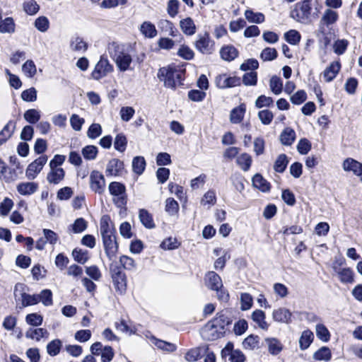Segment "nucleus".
Listing matches in <instances>:
<instances>
[{
    "instance_id": "nucleus-63",
    "label": "nucleus",
    "mask_w": 362,
    "mask_h": 362,
    "mask_svg": "<svg viewBox=\"0 0 362 362\" xmlns=\"http://www.w3.org/2000/svg\"><path fill=\"white\" fill-rule=\"evenodd\" d=\"M307 99V94L305 90H300L294 93L290 98L291 103L294 105H300Z\"/></svg>"
},
{
    "instance_id": "nucleus-9",
    "label": "nucleus",
    "mask_w": 362,
    "mask_h": 362,
    "mask_svg": "<svg viewBox=\"0 0 362 362\" xmlns=\"http://www.w3.org/2000/svg\"><path fill=\"white\" fill-rule=\"evenodd\" d=\"M90 185L91 189L95 193L102 194L105 187L104 176L98 171H93L90 176Z\"/></svg>"
},
{
    "instance_id": "nucleus-11",
    "label": "nucleus",
    "mask_w": 362,
    "mask_h": 362,
    "mask_svg": "<svg viewBox=\"0 0 362 362\" xmlns=\"http://www.w3.org/2000/svg\"><path fill=\"white\" fill-rule=\"evenodd\" d=\"M225 331L216 328L214 324L209 321L203 330V337L208 341H214L223 337Z\"/></svg>"
},
{
    "instance_id": "nucleus-44",
    "label": "nucleus",
    "mask_w": 362,
    "mask_h": 362,
    "mask_svg": "<svg viewBox=\"0 0 362 362\" xmlns=\"http://www.w3.org/2000/svg\"><path fill=\"white\" fill-rule=\"evenodd\" d=\"M98 152V148L93 145H88L82 148V155L86 160H94Z\"/></svg>"
},
{
    "instance_id": "nucleus-53",
    "label": "nucleus",
    "mask_w": 362,
    "mask_h": 362,
    "mask_svg": "<svg viewBox=\"0 0 362 362\" xmlns=\"http://www.w3.org/2000/svg\"><path fill=\"white\" fill-rule=\"evenodd\" d=\"M311 148V142L305 138L300 139L297 145V150L301 155H306Z\"/></svg>"
},
{
    "instance_id": "nucleus-23",
    "label": "nucleus",
    "mask_w": 362,
    "mask_h": 362,
    "mask_svg": "<svg viewBox=\"0 0 362 362\" xmlns=\"http://www.w3.org/2000/svg\"><path fill=\"white\" fill-rule=\"evenodd\" d=\"M139 218L145 228L151 229L156 227L152 215L146 209H139Z\"/></svg>"
},
{
    "instance_id": "nucleus-58",
    "label": "nucleus",
    "mask_w": 362,
    "mask_h": 362,
    "mask_svg": "<svg viewBox=\"0 0 362 362\" xmlns=\"http://www.w3.org/2000/svg\"><path fill=\"white\" fill-rule=\"evenodd\" d=\"M102 134V127L100 124L93 123L92 124L87 132V136L88 138L94 139L100 136Z\"/></svg>"
},
{
    "instance_id": "nucleus-16",
    "label": "nucleus",
    "mask_w": 362,
    "mask_h": 362,
    "mask_svg": "<svg viewBox=\"0 0 362 362\" xmlns=\"http://www.w3.org/2000/svg\"><path fill=\"white\" fill-rule=\"evenodd\" d=\"M206 287L212 291L222 287L223 283L221 276L214 272H209L205 276Z\"/></svg>"
},
{
    "instance_id": "nucleus-36",
    "label": "nucleus",
    "mask_w": 362,
    "mask_h": 362,
    "mask_svg": "<svg viewBox=\"0 0 362 362\" xmlns=\"http://www.w3.org/2000/svg\"><path fill=\"white\" fill-rule=\"evenodd\" d=\"M62 346V342L60 339H54L47 345V354L51 356H55L59 354Z\"/></svg>"
},
{
    "instance_id": "nucleus-21",
    "label": "nucleus",
    "mask_w": 362,
    "mask_h": 362,
    "mask_svg": "<svg viewBox=\"0 0 362 362\" xmlns=\"http://www.w3.org/2000/svg\"><path fill=\"white\" fill-rule=\"evenodd\" d=\"M65 176V172L63 168H50V171L47 175L48 182L57 185L59 183Z\"/></svg>"
},
{
    "instance_id": "nucleus-24",
    "label": "nucleus",
    "mask_w": 362,
    "mask_h": 362,
    "mask_svg": "<svg viewBox=\"0 0 362 362\" xmlns=\"http://www.w3.org/2000/svg\"><path fill=\"white\" fill-rule=\"evenodd\" d=\"M16 129V122L10 120L0 132V146L11 137Z\"/></svg>"
},
{
    "instance_id": "nucleus-4",
    "label": "nucleus",
    "mask_w": 362,
    "mask_h": 362,
    "mask_svg": "<svg viewBox=\"0 0 362 362\" xmlns=\"http://www.w3.org/2000/svg\"><path fill=\"white\" fill-rule=\"evenodd\" d=\"M110 194L113 197L112 202L121 209H127V195L126 187L119 182H112L108 186Z\"/></svg>"
},
{
    "instance_id": "nucleus-60",
    "label": "nucleus",
    "mask_w": 362,
    "mask_h": 362,
    "mask_svg": "<svg viewBox=\"0 0 362 362\" xmlns=\"http://www.w3.org/2000/svg\"><path fill=\"white\" fill-rule=\"evenodd\" d=\"M25 321L28 325L37 327L42 325L43 318L37 313H31L26 315Z\"/></svg>"
},
{
    "instance_id": "nucleus-46",
    "label": "nucleus",
    "mask_w": 362,
    "mask_h": 362,
    "mask_svg": "<svg viewBox=\"0 0 362 362\" xmlns=\"http://www.w3.org/2000/svg\"><path fill=\"white\" fill-rule=\"evenodd\" d=\"M154 344L158 349L167 352H173L177 349L175 344L157 339H155Z\"/></svg>"
},
{
    "instance_id": "nucleus-43",
    "label": "nucleus",
    "mask_w": 362,
    "mask_h": 362,
    "mask_svg": "<svg viewBox=\"0 0 362 362\" xmlns=\"http://www.w3.org/2000/svg\"><path fill=\"white\" fill-rule=\"evenodd\" d=\"M22 304L24 307L36 305L40 301L38 295H30L25 293L21 294Z\"/></svg>"
},
{
    "instance_id": "nucleus-35",
    "label": "nucleus",
    "mask_w": 362,
    "mask_h": 362,
    "mask_svg": "<svg viewBox=\"0 0 362 362\" xmlns=\"http://www.w3.org/2000/svg\"><path fill=\"white\" fill-rule=\"evenodd\" d=\"M338 276L341 282L344 284H352L354 281V272L350 268H344L339 270Z\"/></svg>"
},
{
    "instance_id": "nucleus-2",
    "label": "nucleus",
    "mask_w": 362,
    "mask_h": 362,
    "mask_svg": "<svg viewBox=\"0 0 362 362\" xmlns=\"http://www.w3.org/2000/svg\"><path fill=\"white\" fill-rule=\"evenodd\" d=\"M185 70L175 66L162 67L159 69L158 77L164 81L167 88L175 89L177 86L182 85Z\"/></svg>"
},
{
    "instance_id": "nucleus-7",
    "label": "nucleus",
    "mask_w": 362,
    "mask_h": 362,
    "mask_svg": "<svg viewBox=\"0 0 362 362\" xmlns=\"http://www.w3.org/2000/svg\"><path fill=\"white\" fill-rule=\"evenodd\" d=\"M48 157L42 155L30 163L26 169L25 175L29 180H34L41 172L44 165L47 163Z\"/></svg>"
},
{
    "instance_id": "nucleus-1",
    "label": "nucleus",
    "mask_w": 362,
    "mask_h": 362,
    "mask_svg": "<svg viewBox=\"0 0 362 362\" xmlns=\"http://www.w3.org/2000/svg\"><path fill=\"white\" fill-rule=\"evenodd\" d=\"M100 231L105 253L107 257L111 258L117 252L118 245L116 241V230L108 215L102 216L100 223Z\"/></svg>"
},
{
    "instance_id": "nucleus-13",
    "label": "nucleus",
    "mask_w": 362,
    "mask_h": 362,
    "mask_svg": "<svg viewBox=\"0 0 362 362\" xmlns=\"http://www.w3.org/2000/svg\"><path fill=\"white\" fill-rule=\"evenodd\" d=\"M216 84L221 88H233L240 86L241 78L238 76H227L226 74L216 78Z\"/></svg>"
},
{
    "instance_id": "nucleus-31",
    "label": "nucleus",
    "mask_w": 362,
    "mask_h": 362,
    "mask_svg": "<svg viewBox=\"0 0 362 362\" xmlns=\"http://www.w3.org/2000/svg\"><path fill=\"white\" fill-rule=\"evenodd\" d=\"M314 339L313 333L309 330H305L302 332V334L299 339V346L301 350H305L308 349Z\"/></svg>"
},
{
    "instance_id": "nucleus-50",
    "label": "nucleus",
    "mask_w": 362,
    "mask_h": 362,
    "mask_svg": "<svg viewBox=\"0 0 362 362\" xmlns=\"http://www.w3.org/2000/svg\"><path fill=\"white\" fill-rule=\"evenodd\" d=\"M24 118L28 122L35 124L40 119V112L35 109H30L24 113Z\"/></svg>"
},
{
    "instance_id": "nucleus-59",
    "label": "nucleus",
    "mask_w": 362,
    "mask_h": 362,
    "mask_svg": "<svg viewBox=\"0 0 362 362\" xmlns=\"http://www.w3.org/2000/svg\"><path fill=\"white\" fill-rule=\"evenodd\" d=\"M258 117L264 125H269L274 118L273 113L269 110H263L258 112Z\"/></svg>"
},
{
    "instance_id": "nucleus-40",
    "label": "nucleus",
    "mask_w": 362,
    "mask_h": 362,
    "mask_svg": "<svg viewBox=\"0 0 362 362\" xmlns=\"http://www.w3.org/2000/svg\"><path fill=\"white\" fill-rule=\"evenodd\" d=\"M269 87L275 95L280 94L283 89L282 80L276 76H273L269 81Z\"/></svg>"
},
{
    "instance_id": "nucleus-30",
    "label": "nucleus",
    "mask_w": 362,
    "mask_h": 362,
    "mask_svg": "<svg viewBox=\"0 0 362 362\" xmlns=\"http://www.w3.org/2000/svg\"><path fill=\"white\" fill-rule=\"evenodd\" d=\"M296 139V132L291 128H286L280 135V141L283 145L291 146Z\"/></svg>"
},
{
    "instance_id": "nucleus-19",
    "label": "nucleus",
    "mask_w": 362,
    "mask_h": 362,
    "mask_svg": "<svg viewBox=\"0 0 362 362\" xmlns=\"http://www.w3.org/2000/svg\"><path fill=\"white\" fill-rule=\"evenodd\" d=\"M88 45L83 38L79 36L72 37L70 41V48L72 51L84 53L88 49Z\"/></svg>"
},
{
    "instance_id": "nucleus-10",
    "label": "nucleus",
    "mask_w": 362,
    "mask_h": 362,
    "mask_svg": "<svg viewBox=\"0 0 362 362\" xmlns=\"http://www.w3.org/2000/svg\"><path fill=\"white\" fill-rule=\"evenodd\" d=\"M197 49L204 54H210L214 51V42L209 38L207 33L203 36L199 35V40L196 42Z\"/></svg>"
},
{
    "instance_id": "nucleus-47",
    "label": "nucleus",
    "mask_w": 362,
    "mask_h": 362,
    "mask_svg": "<svg viewBox=\"0 0 362 362\" xmlns=\"http://www.w3.org/2000/svg\"><path fill=\"white\" fill-rule=\"evenodd\" d=\"M179 211V204L173 198H168L165 201V211L170 216L175 215Z\"/></svg>"
},
{
    "instance_id": "nucleus-26",
    "label": "nucleus",
    "mask_w": 362,
    "mask_h": 362,
    "mask_svg": "<svg viewBox=\"0 0 362 362\" xmlns=\"http://www.w3.org/2000/svg\"><path fill=\"white\" fill-rule=\"evenodd\" d=\"M252 320L257 324L259 328L264 330H267L269 325L265 321L266 315L262 310H255L252 312L251 316Z\"/></svg>"
},
{
    "instance_id": "nucleus-52",
    "label": "nucleus",
    "mask_w": 362,
    "mask_h": 362,
    "mask_svg": "<svg viewBox=\"0 0 362 362\" xmlns=\"http://www.w3.org/2000/svg\"><path fill=\"white\" fill-rule=\"evenodd\" d=\"M243 83L245 86H256L257 83V74L255 71H250L245 73L243 79L241 80V83Z\"/></svg>"
},
{
    "instance_id": "nucleus-54",
    "label": "nucleus",
    "mask_w": 362,
    "mask_h": 362,
    "mask_svg": "<svg viewBox=\"0 0 362 362\" xmlns=\"http://www.w3.org/2000/svg\"><path fill=\"white\" fill-rule=\"evenodd\" d=\"M274 105V100L271 97L266 96L264 95H259L256 101L255 106L257 108H262L264 107H271Z\"/></svg>"
},
{
    "instance_id": "nucleus-56",
    "label": "nucleus",
    "mask_w": 362,
    "mask_h": 362,
    "mask_svg": "<svg viewBox=\"0 0 362 362\" xmlns=\"http://www.w3.org/2000/svg\"><path fill=\"white\" fill-rule=\"evenodd\" d=\"M21 98L25 102H34L37 100V90L31 87L21 93Z\"/></svg>"
},
{
    "instance_id": "nucleus-51",
    "label": "nucleus",
    "mask_w": 362,
    "mask_h": 362,
    "mask_svg": "<svg viewBox=\"0 0 362 362\" xmlns=\"http://www.w3.org/2000/svg\"><path fill=\"white\" fill-rule=\"evenodd\" d=\"M259 339L257 335L250 334L244 339L243 346L245 349H254L258 346Z\"/></svg>"
},
{
    "instance_id": "nucleus-5",
    "label": "nucleus",
    "mask_w": 362,
    "mask_h": 362,
    "mask_svg": "<svg viewBox=\"0 0 362 362\" xmlns=\"http://www.w3.org/2000/svg\"><path fill=\"white\" fill-rule=\"evenodd\" d=\"M110 272L116 292L119 295L124 294L127 290V276L122 268L117 263H112Z\"/></svg>"
},
{
    "instance_id": "nucleus-41",
    "label": "nucleus",
    "mask_w": 362,
    "mask_h": 362,
    "mask_svg": "<svg viewBox=\"0 0 362 362\" xmlns=\"http://www.w3.org/2000/svg\"><path fill=\"white\" fill-rule=\"evenodd\" d=\"M127 145V139L125 135L123 134H118L115 139V148L119 152L122 153L125 151Z\"/></svg>"
},
{
    "instance_id": "nucleus-48",
    "label": "nucleus",
    "mask_w": 362,
    "mask_h": 362,
    "mask_svg": "<svg viewBox=\"0 0 362 362\" xmlns=\"http://www.w3.org/2000/svg\"><path fill=\"white\" fill-rule=\"evenodd\" d=\"M139 29L146 37L152 38L157 35V30L154 24H141Z\"/></svg>"
},
{
    "instance_id": "nucleus-61",
    "label": "nucleus",
    "mask_w": 362,
    "mask_h": 362,
    "mask_svg": "<svg viewBox=\"0 0 362 362\" xmlns=\"http://www.w3.org/2000/svg\"><path fill=\"white\" fill-rule=\"evenodd\" d=\"M40 297V301L45 306L52 305V293L49 289H44L38 295Z\"/></svg>"
},
{
    "instance_id": "nucleus-25",
    "label": "nucleus",
    "mask_w": 362,
    "mask_h": 362,
    "mask_svg": "<svg viewBox=\"0 0 362 362\" xmlns=\"http://www.w3.org/2000/svg\"><path fill=\"white\" fill-rule=\"evenodd\" d=\"M220 54L223 60L230 62L238 56V51L233 45H227L221 48Z\"/></svg>"
},
{
    "instance_id": "nucleus-33",
    "label": "nucleus",
    "mask_w": 362,
    "mask_h": 362,
    "mask_svg": "<svg viewBox=\"0 0 362 362\" xmlns=\"http://www.w3.org/2000/svg\"><path fill=\"white\" fill-rule=\"evenodd\" d=\"M146 165V160L143 156H136L132 160V170L134 173L140 175L144 173Z\"/></svg>"
},
{
    "instance_id": "nucleus-62",
    "label": "nucleus",
    "mask_w": 362,
    "mask_h": 362,
    "mask_svg": "<svg viewBox=\"0 0 362 362\" xmlns=\"http://www.w3.org/2000/svg\"><path fill=\"white\" fill-rule=\"evenodd\" d=\"M264 61H272L277 57V51L274 48L267 47L262 50L260 54Z\"/></svg>"
},
{
    "instance_id": "nucleus-39",
    "label": "nucleus",
    "mask_w": 362,
    "mask_h": 362,
    "mask_svg": "<svg viewBox=\"0 0 362 362\" xmlns=\"http://www.w3.org/2000/svg\"><path fill=\"white\" fill-rule=\"evenodd\" d=\"M22 71L28 78H33L37 72L36 66L31 59L27 60L22 66Z\"/></svg>"
},
{
    "instance_id": "nucleus-20",
    "label": "nucleus",
    "mask_w": 362,
    "mask_h": 362,
    "mask_svg": "<svg viewBox=\"0 0 362 362\" xmlns=\"http://www.w3.org/2000/svg\"><path fill=\"white\" fill-rule=\"evenodd\" d=\"M252 182L253 186L262 192H268L270 191V183L266 180L259 173H257L253 176Z\"/></svg>"
},
{
    "instance_id": "nucleus-64",
    "label": "nucleus",
    "mask_w": 362,
    "mask_h": 362,
    "mask_svg": "<svg viewBox=\"0 0 362 362\" xmlns=\"http://www.w3.org/2000/svg\"><path fill=\"white\" fill-rule=\"evenodd\" d=\"M102 362H110L115 356L113 349L110 346H105L103 349V351L100 355Z\"/></svg>"
},
{
    "instance_id": "nucleus-18",
    "label": "nucleus",
    "mask_w": 362,
    "mask_h": 362,
    "mask_svg": "<svg viewBox=\"0 0 362 362\" xmlns=\"http://www.w3.org/2000/svg\"><path fill=\"white\" fill-rule=\"evenodd\" d=\"M18 192L23 196H29L34 194L38 189V184L36 182H21L17 185Z\"/></svg>"
},
{
    "instance_id": "nucleus-29",
    "label": "nucleus",
    "mask_w": 362,
    "mask_h": 362,
    "mask_svg": "<svg viewBox=\"0 0 362 362\" xmlns=\"http://www.w3.org/2000/svg\"><path fill=\"white\" fill-rule=\"evenodd\" d=\"M49 333L44 328H30L25 333V337L36 341H40L42 338H47Z\"/></svg>"
},
{
    "instance_id": "nucleus-38",
    "label": "nucleus",
    "mask_w": 362,
    "mask_h": 362,
    "mask_svg": "<svg viewBox=\"0 0 362 362\" xmlns=\"http://www.w3.org/2000/svg\"><path fill=\"white\" fill-rule=\"evenodd\" d=\"M313 358L317 361H329L332 358V353L328 347L322 346L314 354Z\"/></svg>"
},
{
    "instance_id": "nucleus-57",
    "label": "nucleus",
    "mask_w": 362,
    "mask_h": 362,
    "mask_svg": "<svg viewBox=\"0 0 362 362\" xmlns=\"http://www.w3.org/2000/svg\"><path fill=\"white\" fill-rule=\"evenodd\" d=\"M240 308L242 310H247L252 306L253 299L250 294L243 293L240 296Z\"/></svg>"
},
{
    "instance_id": "nucleus-22",
    "label": "nucleus",
    "mask_w": 362,
    "mask_h": 362,
    "mask_svg": "<svg viewBox=\"0 0 362 362\" xmlns=\"http://www.w3.org/2000/svg\"><path fill=\"white\" fill-rule=\"evenodd\" d=\"M246 111L245 104H241L238 107L233 108L230 114V121L233 124H239L244 118Z\"/></svg>"
},
{
    "instance_id": "nucleus-17",
    "label": "nucleus",
    "mask_w": 362,
    "mask_h": 362,
    "mask_svg": "<svg viewBox=\"0 0 362 362\" xmlns=\"http://www.w3.org/2000/svg\"><path fill=\"white\" fill-rule=\"evenodd\" d=\"M341 64L339 62H333L327 66L323 72V76L327 82H331L337 76L340 71Z\"/></svg>"
},
{
    "instance_id": "nucleus-34",
    "label": "nucleus",
    "mask_w": 362,
    "mask_h": 362,
    "mask_svg": "<svg viewBox=\"0 0 362 362\" xmlns=\"http://www.w3.org/2000/svg\"><path fill=\"white\" fill-rule=\"evenodd\" d=\"M72 256L76 262L81 264H84L89 259L88 252L80 248L74 249Z\"/></svg>"
},
{
    "instance_id": "nucleus-42",
    "label": "nucleus",
    "mask_w": 362,
    "mask_h": 362,
    "mask_svg": "<svg viewBox=\"0 0 362 362\" xmlns=\"http://www.w3.org/2000/svg\"><path fill=\"white\" fill-rule=\"evenodd\" d=\"M88 226L87 221L83 218H78L74 223L70 226L74 233H81L83 232Z\"/></svg>"
},
{
    "instance_id": "nucleus-14",
    "label": "nucleus",
    "mask_w": 362,
    "mask_h": 362,
    "mask_svg": "<svg viewBox=\"0 0 362 362\" xmlns=\"http://www.w3.org/2000/svg\"><path fill=\"white\" fill-rule=\"evenodd\" d=\"M291 312L286 308H279L272 312V318L275 322L285 324L291 322Z\"/></svg>"
},
{
    "instance_id": "nucleus-12",
    "label": "nucleus",
    "mask_w": 362,
    "mask_h": 362,
    "mask_svg": "<svg viewBox=\"0 0 362 362\" xmlns=\"http://www.w3.org/2000/svg\"><path fill=\"white\" fill-rule=\"evenodd\" d=\"M343 169L344 171L352 172L362 182V163L354 158H348L343 162Z\"/></svg>"
},
{
    "instance_id": "nucleus-15",
    "label": "nucleus",
    "mask_w": 362,
    "mask_h": 362,
    "mask_svg": "<svg viewBox=\"0 0 362 362\" xmlns=\"http://www.w3.org/2000/svg\"><path fill=\"white\" fill-rule=\"evenodd\" d=\"M123 169V161L117 158H112L110 160H109L107 165L105 173L107 176H118L122 175Z\"/></svg>"
},
{
    "instance_id": "nucleus-6",
    "label": "nucleus",
    "mask_w": 362,
    "mask_h": 362,
    "mask_svg": "<svg viewBox=\"0 0 362 362\" xmlns=\"http://www.w3.org/2000/svg\"><path fill=\"white\" fill-rule=\"evenodd\" d=\"M311 11V0L298 2L291 11V16L296 21L308 19Z\"/></svg>"
},
{
    "instance_id": "nucleus-27",
    "label": "nucleus",
    "mask_w": 362,
    "mask_h": 362,
    "mask_svg": "<svg viewBox=\"0 0 362 362\" xmlns=\"http://www.w3.org/2000/svg\"><path fill=\"white\" fill-rule=\"evenodd\" d=\"M265 342L268 346V351L272 355H278L283 349L282 344L276 338H267Z\"/></svg>"
},
{
    "instance_id": "nucleus-28",
    "label": "nucleus",
    "mask_w": 362,
    "mask_h": 362,
    "mask_svg": "<svg viewBox=\"0 0 362 362\" xmlns=\"http://www.w3.org/2000/svg\"><path fill=\"white\" fill-rule=\"evenodd\" d=\"M211 322L214 324L216 328L225 331L226 327L230 325L232 321L226 315L222 313H218Z\"/></svg>"
},
{
    "instance_id": "nucleus-37",
    "label": "nucleus",
    "mask_w": 362,
    "mask_h": 362,
    "mask_svg": "<svg viewBox=\"0 0 362 362\" xmlns=\"http://www.w3.org/2000/svg\"><path fill=\"white\" fill-rule=\"evenodd\" d=\"M288 160L285 154H280L274 165V169L276 172L282 173L286 170Z\"/></svg>"
},
{
    "instance_id": "nucleus-32",
    "label": "nucleus",
    "mask_w": 362,
    "mask_h": 362,
    "mask_svg": "<svg viewBox=\"0 0 362 362\" xmlns=\"http://www.w3.org/2000/svg\"><path fill=\"white\" fill-rule=\"evenodd\" d=\"M236 162L243 171H248L251 167L252 159L250 155L243 153L237 158Z\"/></svg>"
},
{
    "instance_id": "nucleus-3",
    "label": "nucleus",
    "mask_w": 362,
    "mask_h": 362,
    "mask_svg": "<svg viewBox=\"0 0 362 362\" xmlns=\"http://www.w3.org/2000/svg\"><path fill=\"white\" fill-rule=\"evenodd\" d=\"M108 52L120 71H125L129 69L132 58L126 51L124 45L113 42L109 44Z\"/></svg>"
},
{
    "instance_id": "nucleus-49",
    "label": "nucleus",
    "mask_w": 362,
    "mask_h": 362,
    "mask_svg": "<svg viewBox=\"0 0 362 362\" xmlns=\"http://www.w3.org/2000/svg\"><path fill=\"white\" fill-rule=\"evenodd\" d=\"M245 16L250 23H263L264 21V16L262 13H254L251 10H246Z\"/></svg>"
},
{
    "instance_id": "nucleus-55",
    "label": "nucleus",
    "mask_w": 362,
    "mask_h": 362,
    "mask_svg": "<svg viewBox=\"0 0 362 362\" xmlns=\"http://www.w3.org/2000/svg\"><path fill=\"white\" fill-rule=\"evenodd\" d=\"M286 40L291 45H297L300 40V33L295 30H290L284 34Z\"/></svg>"
},
{
    "instance_id": "nucleus-45",
    "label": "nucleus",
    "mask_w": 362,
    "mask_h": 362,
    "mask_svg": "<svg viewBox=\"0 0 362 362\" xmlns=\"http://www.w3.org/2000/svg\"><path fill=\"white\" fill-rule=\"evenodd\" d=\"M316 335L323 341H328L330 339V333L327 328L322 324L316 325Z\"/></svg>"
},
{
    "instance_id": "nucleus-8",
    "label": "nucleus",
    "mask_w": 362,
    "mask_h": 362,
    "mask_svg": "<svg viewBox=\"0 0 362 362\" xmlns=\"http://www.w3.org/2000/svg\"><path fill=\"white\" fill-rule=\"evenodd\" d=\"M113 71V66L110 64L107 58L102 56L99 62L96 64L91 75L95 80H99L106 76L109 73Z\"/></svg>"
}]
</instances>
